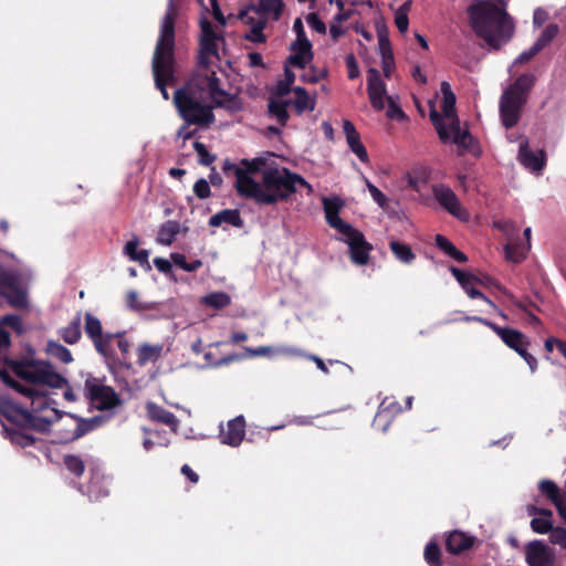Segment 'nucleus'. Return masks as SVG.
<instances>
[{
  "instance_id": "obj_1",
  "label": "nucleus",
  "mask_w": 566,
  "mask_h": 566,
  "mask_svg": "<svg viewBox=\"0 0 566 566\" xmlns=\"http://www.w3.org/2000/svg\"><path fill=\"white\" fill-rule=\"evenodd\" d=\"M14 370L24 384L11 378L7 384L31 400V410H17L23 427L45 432L54 426L55 439L60 443H70L99 426L98 418L84 419L71 413H62L51 406V400L43 388H62L66 382L51 364L42 360L28 361L17 364Z\"/></svg>"
},
{
  "instance_id": "obj_2",
  "label": "nucleus",
  "mask_w": 566,
  "mask_h": 566,
  "mask_svg": "<svg viewBox=\"0 0 566 566\" xmlns=\"http://www.w3.org/2000/svg\"><path fill=\"white\" fill-rule=\"evenodd\" d=\"M172 102L186 124L209 127L214 123L213 109L229 106L231 98L219 87L216 72H200L175 91Z\"/></svg>"
},
{
  "instance_id": "obj_3",
  "label": "nucleus",
  "mask_w": 566,
  "mask_h": 566,
  "mask_svg": "<svg viewBox=\"0 0 566 566\" xmlns=\"http://www.w3.org/2000/svg\"><path fill=\"white\" fill-rule=\"evenodd\" d=\"M304 187L308 192L312 186L300 175L291 172L286 168H268L262 174V184L249 177L242 169H237V182L234 187L241 197L252 199L260 205H273L286 200L297 191V187Z\"/></svg>"
},
{
  "instance_id": "obj_4",
  "label": "nucleus",
  "mask_w": 566,
  "mask_h": 566,
  "mask_svg": "<svg viewBox=\"0 0 566 566\" xmlns=\"http://www.w3.org/2000/svg\"><path fill=\"white\" fill-rule=\"evenodd\" d=\"M474 32L493 49H500L514 33V23L502 0L475 1L468 9Z\"/></svg>"
},
{
  "instance_id": "obj_5",
  "label": "nucleus",
  "mask_w": 566,
  "mask_h": 566,
  "mask_svg": "<svg viewBox=\"0 0 566 566\" xmlns=\"http://www.w3.org/2000/svg\"><path fill=\"white\" fill-rule=\"evenodd\" d=\"M177 14L176 7L170 2L160 22L159 35L151 61L156 87L166 101L169 99L166 86L175 77V23Z\"/></svg>"
},
{
  "instance_id": "obj_6",
  "label": "nucleus",
  "mask_w": 566,
  "mask_h": 566,
  "mask_svg": "<svg viewBox=\"0 0 566 566\" xmlns=\"http://www.w3.org/2000/svg\"><path fill=\"white\" fill-rule=\"evenodd\" d=\"M465 321H475L490 327L506 346L514 349L521 357L524 358L532 370H535L537 360L534 356L528 354V340L524 334L513 328L500 327L496 324L478 316L465 317Z\"/></svg>"
},
{
  "instance_id": "obj_7",
  "label": "nucleus",
  "mask_w": 566,
  "mask_h": 566,
  "mask_svg": "<svg viewBox=\"0 0 566 566\" xmlns=\"http://www.w3.org/2000/svg\"><path fill=\"white\" fill-rule=\"evenodd\" d=\"M224 42L222 35L218 34L207 19L200 21V49L198 55L199 65L205 72L211 73L209 67L217 61H220L219 46Z\"/></svg>"
},
{
  "instance_id": "obj_8",
  "label": "nucleus",
  "mask_w": 566,
  "mask_h": 566,
  "mask_svg": "<svg viewBox=\"0 0 566 566\" xmlns=\"http://www.w3.org/2000/svg\"><path fill=\"white\" fill-rule=\"evenodd\" d=\"M85 397L98 410H109L120 405L116 391L104 384L103 379L90 376L84 384Z\"/></svg>"
},
{
  "instance_id": "obj_9",
  "label": "nucleus",
  "mask_w": 566,
  "mask_h": 566,
  "mask_svg": "<svg viewBox=\"0 0 566 566\" xmlns=\"http://www.w3.org/2000/svg\"><path fill=\"white\" fill-rule=\"evenodd\" d=\"M441 93L443 96L442 101V113L443 116L439 115L436 111L430 112V118L432 124L434 125L439 138L442 142L449 140L450 134L447 132V123L452 122V119H459L455 115V95L453 94L451 86L448 82L441 83Z\"/></svg>"
},
{
  "instance_id": "obj_10",
  "label": "nucleus",
  "mask_w": 566,
  "mask_h": 566,
  "mask_svg": "<svg viewBox=\"0 0 566 566\" xmlns=\"http://www.w3.org/2000/svg\"><path fill=\"white\" fill-rule=\"evenodd\" d=\"M0 293L17 308L28 307V294L21 286V274L0 265Z\"/></svg>"
},
{
  "instance_id": "obj_11",
  "label": "nucleus",
  "mask_w": 566,
  "mask_h": 566,
  "mask_svg": "<svg viewBox=\"0 0 566 566\" xmlns=\"http://www.w3.org/2000/svg\"><path fill=\"white\" fill-rule=\"evenodd\" d=\"M524 557L527 566H555L557 559L554 548L542 539L526 543Z\"/></svg>"
},
{
  "instance_id": "obj_12",
  "label": "nucleus",
  "mask_w": 566,
  "mask_h": 566,
  "mask_svg": "<svg viewBox=\"0 0 566 566\" xmlns=\"http://www.w3.org/2000/svg\"><path fill=\"white\" fill-rule=\"evenodd\" d=\"M340 234L343 240L349 247L352 261L358 265L367 264L373 247L365 240L364 234L354 227H350L348 230L342 232Z\"/></svg>"
},
{
  "instance_id": "obj_13",
  "label": "nucleus",
  "mask_w": 566,
  "mask_h": 566,
  "mask_svg": "<svg viewBox=\"0 0 566 566\" xmlns=\"http://www.w3.org/2000/svg\"><path fill=\"white\" fill-rule=\"evenodd\" d=\"M239 18L241 22L249 28V31L244 34L247 40L254 43H263L266 41L263 30L268 21L254 6L241 11Z\"/></svg>"
},
{
  "instance_id": "obj_14",
  "label": "nucleus",
  "mask_w": 566,
  "mask_h": 566,
  "mask_svg": "<svg viewBox=\"0 0 566 566\" xmlns=\"http://www.w3.org/2000/svg\"><path fill=\"white\" fill-rule=\"evenodd\" d=\"M434 199L452 216L460 220H468L469 213L461 206L457 195L450 187L437 185L432 188Z\"/></svg>"
},
{
  "instance_id": "obj_15",
  "label": "nucleus",
  "mask_w": 566,
  "mask_h": 566,
  "mask_svg": "<svg viewBox=\"0 0 566 566\" xmlns=\"http://www.w3.org/2000/svg\"><path fill=\"white\" fill-rule=\"evenodd\" d=\"M367 93L369 102L374 109L382 111L387 104L386 84L381 81L379 72L376 69L367 71Z\"/></svg>"
},
{
  "instance_id": "obj_16",
  "label": "nucleus",
  "mask_w": 566,
  "mask_h": 566,
  "mask_svg": "<svg viewBox=\"0 0 566 566\" xmlns=\"http://www.w3.org/2000/svg\"><path fill=\"white\" fill-rule=\"evenodd\" d=\"M526 101L515 97L507 93H503L500 99V114L503 125L506 128L515 126L521 117L523 105Z\"/></svg>"
},
{
  "instance_id": "obj_17",
  "label": "nucleus",
  "mask_w": 566,
  "mask_h": 566,
  "mask_svg": "<svg viewBox=\"0 0 566 566\" xmlns=\"http://www.w3.org/2000/svg\"><path fill=\"white\" fill-rule=\"evenodd\" d=\"M322 203L326 222L331 228L342 233L352 227L339 217V212L345 206L344 201L339 197H324Z\"/></svg>"
},
{
  "instance_id": "obj_18",
  "label": "nucleus",
  "mask_w": 566,
  "mask_h": 566,
  "mask_svg": "<svg viewBox=\"0 0 566 566\" xmlns=\"http://www.w3.org/2000/svg\"><path fill=\"white\" fill-rule=\"evenodd\" d=\"M451 273L455 277V280L460 283L462 289L471 298H482L486 304H489L500 316L505 318V314L499 310V307L485 295H483L480 291L474 287L476 282H480L474 275L464 272L458 268H451Z\"/></svg>"
},
{
  "instance_id": "obj_19",
  "label": "nucleus",
  "mask_w": 566,
  "mask_h": 566,
  "mask_svg": "<svg viewBox=\"0 0 566 566\" xmlns=\"http://www.w3.org/2000/svg\"><path fill=\"white\" fill-rule=\"evenodd\" d=\"M538 490L556 507L558 515L566 524V491L552 480H542Z\"/></svg>"
},
{
  "instance_id": "obj_20",
  "label": "nucleus",
  "mask_w": 566,
  "mask_h": 566,
  "mask_svg": "<svg viewBox=\"0 0 566 566\" xmlns=\"http://www.w3.org/2000/svg\"><path fill=\"white\" fill-rule=\"evenodd\" d=\"M518 161L528 170L533 172L541 171L546 163V155L544 150L533 153L530 149L528 140L525 138L520 145Z\"/></svg>"
},
{
  "instance_id": "obj_21",
  "label": "nucleus",
  "mask_w": 566,
  "mask_h": 566,
  "mask_svg": "<svg viewBox=\"0 0 566 566\" xmlns=\"http://www.w3.org/2000/svg\"><path fill=\"white\" fill-rule=\"evenodd\" d=\"M245 436V420L238 416L228 421L226 429L221 430V442L231 447H238Z\"/></svg>"
},
{
  "instance_id": "obj_22",
  "label": "nucleus",
  "mask_w": 566,
  "mask_h": 566,
  "mask_svg": "<svg viewBox=\"0 0 566 566\" xmlns=\"http://www.w3.org/2000/svg\"><path fill=\"white\" fill-rule=\"evenodd\" d=\"M497 227L509 237H511L510 231L514 229V226L510 222L497 223ZM530 248L531 243L518 244L513 241V238H510L509 243L505 245V256L509 261L518 263L525 259Z\"/></svg>"
},
{
  "instance_id": "obj_23",
  "label": "nucleus",
  "mask_w": 566,
  "mask_h": 566,
  "mask_svg": "<svg viewBox=\"0 0 566 566\" xmlns=\"http://www.w3.org/2000/svg\"><path fill=\"white\" fill-rule=\"evenodd\" d=\"M343 129L346 136L347 144L350 150L359 158L363 163H368V153L360 140V135L356 130L354 124L348 120H343Z\"/></svg>"
},
{
  "instance_id": "obj_24",
  "label": "nucleus",
  "mask_w": 566,
  "mask_h": 566,
  "mask_svg": "<svg viewBox=\"0 0 566 566\" xmlns=\"http://www.w3.org/2000/svg\"><path fill=\"white\" fill-rule=\"evenodd\" d=\"M146 412L150 420L164 423L168 426L172 431H177L179 421L172 412L166 410L155 402L146 403Z\"/></svg>"
},
{
  "instance_id": "obj_25",
  "label": "nucleus",
  "mask_w": 566,
  "mask_h": 566,
  "mask_svg": "<svg viewBox=\"0 0 566 566\" xmlns=\"http://www.w3.org/2000/svg\"><path fill=\"white\" fill-rule=\"evenodd\" d=\"M289 63L304 69L313 60L312 43H291Z\"/></svg>"
},
{
  "instance_id": "obj_26",
  "label": "nucleus",
  "mask_w": 566,
  "mask_h": 566,
  "mask_svg": "<svg viewBox=\"0 0 566 566\" xmlns=\"http://www.w3.org/2000/svg\"><path fill=\"white\" fill-rule=\"evenodd\" d=\"M245 353L250 357H274L276 355L285 356H302L303 353L294 347H274V346H260L256 348L245 347Z\"/></svg>"
},
{
  "instance_id": "obj_27",
  "label": "nucleus",
  "mask_w": 566,
  "mask_h": 566,
  "mask_svg": "<svg viewBox=\"0 0 566 566\" xmlns=\"http://www.w3.org/2000/svg\"><path fill=\"white\" fill-rule=\"evenodd\" d=\"M164 353L163 344H143L137 349V364L146 366L157 363Z\"/></svg>"
},
{
  "instance_id": "obj_28",
  "label": "nucleus",
  "mask_w": 566,
  "mask_h": 566,
  "mask_svg": "<svg viewBox=\"0 0 566 566\" xmlns=\"http://www.w3.org/2000/svg\"><path fill=\"white\" fill-rule=\"evenodd\" d=\"M474 544V537L460 531L451 532L446 541L447 549L453 554L462 553Z\"/></svg>"
},
{
  "instance_id": "obj_29",
  "label": "nucleus",
  "mask_w": 566,
  "mask_h": 566,
  "mask_svg": "<svg viewBox=\"0 0 566 566\" xmlns=\"http://www.w3.org/2000/svg\"><path fill=\"white\" fill-rule=\"evenodd\" d=\"M447 132L450 134L449 139H452L459 147L463 149L471 147L473 138L469 130L461 129L459 119H452V122L447 123Z\"/></svg>"
},
{
  "instance_id": "obj_30",
  "label": "nucleus",
  "mask_w": 566,
  "mask_h": 566,
  "mask_svg": "<svg viewBox=\"0 0 566 566\" xmlns=\"http://www.w3.org/2000/svg\"><path fill=\"white\" fill-rule=\"evenodd\" d=\"M534 83L535 76L533 74L525 73L518 76L504 92L526 101L527 94L534 86Z\"/></svg>"
},
{
  "instance_id": "obj_31",
  "label": "nucleus",
  "mask_w": 566,
  "mask_h": 566,
  "mask_svg": "<svg viewBox=\"0 0 566 566\" xmlns=\"http://www.w3.org/2000/svg\"><path fill=\"white\" fill-rule=\"evenodd\" d=\"M295 95L294 101L292 102L295 112L298 115H302L304 112H313L316 105V96L310 95L305 88L301 86H296L293 90Z\"/></svg>"
},
{
  "instance_id": "obj_32",
  "label": "nucleus",
  "mask_w": 566,
  "mask_h": 566,
  "mask_svg": "<svg viewBox=\"0 0 566 566\" xmlns=\"http://www.w3.org/2000/svg\"><path fill=\"white\" fill-rule=\"evenodd\" d=\"M254 7L265 18L266 21H276L280 19L283 12L284 3L282 0H260L259 3Z\"/></svg>"
},
{
  "instance_id": "obj_33",
  "label": "nucleus",
  "mask_w": 566,
  "mask_h": 566,
  "mask_svg": "<svg viewBox=\"0 0 566 566\" xmlns=\"http://www.w3.org/2000/svg\"><path fill=\"white\" fill-rule=\"evenodd\" d=\"M222 223L242 227L243 221L238 210L226 209L213 214L209 220V226L211 227H220Z\"/></svg>"
},
{
  "instance_id": "obj_34",
  "label": "nucleus",
  "mask_w": 566,
  "mask_h": 566,
  "mask_svg": "<svg viewBox=\"0 0 566 566\" xmlns=\"http://www.w3.org/2000/svg\"><path fill=\"white\" fill-rule=\"evenodd\" d=\"M179 231V223L177 221L169 220L160 226L157 242L163 245H170L175 241Z\"/></svg>"
},
{
  "instance_id": "obj_35",
  "label": "nucleus",
  "mask_w": 566,
  "mask_h": 566,
  "mask_svg": "<svg viewBox=\"0 0 566 566\" xmlns=\"http://www.w3.org/2000/svg\"><path fill=\"white\" fill-rule=\"evenodd\" d=\"M60 336L62 339L67 344H76L81 338V317L77 315L74 317L67 326L61 328L59 331Z\"/></svg>"
},
{
  "instance_id": "obj_36",
  "label": "nucleus",
  "mask_w": 566,
  "mask_h": 566,
  "mask_svg": "<svg viewBox=\"0 0 566 566\" xmlns=\"http://www.w3.org/2000/svg\"><path fill=\"white\" fill-rule=\"evenodd\" d=\"M389 248L396 259L405 264H410L416 259V254L412 252L410 245L406 243L391 240L389 242Z\"/></svg>"
},
{
  "instance_id": "obj_37",
  "label": "nucleus",
  "mask_w": 566,
  "mask_h": 566,
  "mask_svg": "<svg viewBox=\"0 0 566 566\" xmlns=\"http://www.w3.org/2000/svg\"><path fill=\"white\" fill-rule=\"evenodd\" d=\"M436 244L439 249H441L446 254L451 256L458 262L464 263L467 262V255L458 250L451 241H449L446 237L441 234L436 235Z\"/></svg>"
},
{
  "instance_id": "obj_38",
  "label": "nucleus",
  "mask_w": 566,
  "mask_h": 566,
  "mask_svg": "<svg viewBox=\"0 0 566 566\" xmlns=\"http://www.w3.org/2000/svg\"><path fill=\"white\" fill-rule=\"evenodd\" d=\"M402 408L394 398L386 397L379 405L376 419L385 417L386 419L394 418L397 413L401 412Z\"/></svg>"
},
{
  "instance_id": "obj_39",
  "label": "nucleus",
  "mask_w": 566,
  "mask_h": 566,
  "mask_svg": "<svg viewBox=\"0 0 566 566\" xmlns=\"http://www.w3.org/2000/svg\"><path fill=\"white\" fill-rule=\"evenodd\" d=\"M291 102L287 101H270L269 103V112L270 114L276 118V120L285 126L289 119L287 106Z\"/></svg>"
},
{
  "instance_id": "obj_40",
  "label": "nucleus",
  "mask_w": 566,
  "mask_h": 566,
  "mask_svg": "<svg viewBox=\"0 0 566 566\" xmlns=\"http://www.w3.org/2000/svg\"><path fill=\"white\" fill-rule=\"evenodd\" d=\"M48 352L53 358L60 360L63 364H70L71 361H73V356L71 352L60 343L49 342Z\"/></svg>"
},
{
  "instance_id": "obj_41",
  "label": "nucleus",
  "mask_w": 566,
  "mask_h": 566,
  "mask_svg": "<svg viewBox=\"0 0 566 566\" xmlns=\"http://www.w3.org/2000/svg\"><path fill=\"white\" fill-rule=\"evenodd\" d=\"M125 254L133 261L140 263L147 262L149 253L146 250H138V240L128 241L124 248Z\"/></svg>"
},
{
  "instance_id": "obj_42",
  "label": "nucleus",
  "mask_w": 566,
  "mask_h": 566,
  "mask_svg": "<svg viewBox=\"0 0 566 566\" xmlns=\"http://www.w3.org/2000/svg\"><path fill=\"white\" fill-rule=\"evenodd\" d=\"M201 302L213 308H223L230 304L231 298L224 292H216L203 296Z\"/></svg>"
},
{
  "instance_id": "obj_43",
  "label": "nucleus",
  "mask_w": 566,
  "mask_h": 566,
  "mask_svg": "<svg viewBox=\"0 0 566 566\" xmlns=\"http://www.w3.org/2000/svg\"><path fill=\"white\" fill-rule=\"evenodd\" d=\"M411 9V1H406L395 13V24L401 33L407 32L409 27L408 13Z\"/></svg>"
},
{
  "instance_id": "obj_44",
  "label": "nucleus",
  "mask_w": 566,
  "mask_h": 566,
  "mask_svg": "<svg viewBox=\"0 0 566 566\" xmlns=\"http://www.w3.org/2000/svg\"><path fill=\"white\" fill-rule=\"evenodd\" d=\"M65 468L75 476H82L85 471V463L80 455L66 454L63 458Z\"/></svg>"
},
{
  "instance_id": "obj_45",
  "label": "nucleus",
  "mask_w": 566,
  "mask_h": 566,
  "mask_svg": "<svg viewBox=\"0 0 566 566\" xmlns=\"http://www.w3.org/2000/svg\"><path fill=\"white\" fill-rule=\"evenodd\" d=\"M116 335L113 334H101L99 337L93 340L96 350L104 357L113 356L112 343Z\"/></svg>"
},
{
  "instance_id": "obj_46",
  "label": "nucleus",
  "mask_w": 566,
  "mask_h": 566,
  "mask_svg": "<svg viewBox=\"0 0 566 566\" xmlns=\"http://www.w3.org/2000/svg\"><path fill=\"white\" fill-rule=\"evenodd\" d=\"M85 333L92 339H96L103 334L102 323L101 321L92 315L91 313L85 314Z\"/></svg>"
},
{
  "instance_id": "obj_47",
  "label": "nucleus",
  "mask_w": 566,
  "mask_h": 566,
  "mask_svg": "<svg viewBox=\"0 0 566 566\" xmlns=\"http://www.w3.org/2000/svg\"><path fill=\"white\" fill-rule=\"evenodd\" d=\"M378 36V49L381 57L391 56L392 50L390 45V41L388 39L387 30L385 27H378L377 29Z\"/></svg>"
},
{
  "instance_id": "obj_48",
  "label": "nucleus",
  "mask_w": 566,
  "mask_h": 566,
  "mask_svg": "<svg viewBox=\"0 0 566 566\" xmlns=\"http://www.w3.org/2000/svg\"><path fill=\"white\" fill-rule=\"evenodd\" d=\"M440 548L437 543L430 542L424 548V559L430 566H441Z\"/></svg>"
},
{
  "instance_id": "obj_49",
  "label": "nucleus",
  "mask_w": 566,
  "mask_h": 566,
  "mask_svg": "<svg viewBox=\"0 0 566 566\" xmlns=\"http://www.w3.org/2000/svg\"><path fill=\"white\" fill-rule=\"evenodd\" d=\"M530 526L536 534H551L554 528L553 521L538 516L532 518Z\"/></svg>"
},
{
  "instance_id": "obj_50",
  "label": "nucleus",
  "mask_w": 566,
  "mask_h": 566,
  "mask_svg": "<svg viewBox=\"0 0 566 566\" xmlns=\"http://www.w3.org/2000/svg\"><path fill=\"white\" fill-rule=\"evenodd\" d=\"M193 148L199 157V159H198L199 164H201L203 166H211L213 164V161L216 160V156L211 155L208 151L206 145L202 144L201 142H195Z\"/></svg>"
},
{
  "instance_id": "obj_51",
  "label": "nucleus",
  "mask_w": 566,
  "mask_h": 566,
  "mask_svg": "<svg viewBox=\"0 0 566 566\" xmlns=\"http://www.w3.org/2000/svg\"><path fill=\"white\" fill-rule=\"evenodd\" d=\"M128 306L134 311H148L154 308L153 304L142 302L136 291H129L126 295Z\"/></svg>"
},
{
  "instance_id": "obj_52",
  "label": "nucleus",
  "mask_w": 566,
  "mask_h": 566,
  "mask_svg": "<svg viewBox=\"0 0 566 566\" xmlns=\"http://www.w3.org/2000/svg\"><path fill=\"white\" fill-rule=\"evenodd\" d=\"M172 260L177 266L187 272H193L202 266V262L200 260H195L193 262L189 263L187 262L186 256L179 253L174 254Z\"/></svg>"
},
{
  "instance_id": "obj_53",
  "label": "nucleus",
  "mask_w": 566,
  "mask_h": 566,
  "mask_svg": "<svg viewBox=\"0 0 566 566\" xmlns=\"http://www.w3.org/2000/svg\"><path fill=\"white\" fill-rule=\"evenodd\" d=\"M557 32L558 28L555 24H549L534 44L537 45L539 50L544 49L555 38Z\"/></svg>"
},
{
  "instance_id": "obj_54",
  "label": "nucleus",
  "mask_w": 566,
  "mask_h": 566,
  "mask_svg": "<svg viewBox=\"0 0 566 566\" xmlns=\"http://www.w3.org/2000/svg\"><path fill=\"white\" fill-rule=\"evenodd\" d=\"M387 105L388 109L386 114L388 118L396 120L405 119L406 115L394 97H387Z\"/></svg>"
},
{
  "instance_id": "obj_55",
  "label": "nucleus",
  "mask_w": 566,
  "mask_h": 566,
  "mask_svg": "<svg viewBox=\"0 0 566 566\" xmlns=\"http://www.w3.org/2000/svg\"><path fill=\"white\" fill-rule=\"evenodd\" d=\"M306 23L319 34H325L327 31L326 24L319 19L316 12H311L305 17Z\"/></svg>"
},
{
  "instance_id": "obj_56",
  "label": "nucleus",
  "mask_w": 566,
  "mask_h": 566,
  "mask_svg": "<svg viewBox=\"0 0 566 566\" xmlns=\"http://www.w3.org/2000/svg\"><path fill=\"white\" fill-rule=\"evenodd\" d=\"M549 542L566 549V530L560 526L554 527L549 534Z\"/></svg>"
},
{
  "instance_id": "obj_57",
  "label": "nucleus",
  "mask_w": 566,
  "mask_h": 566,
  "mask_svg": "<svg viewBox=\"0 0 566 566\" xmlns=\"http://www.w3.org/2000/svg\"><path fill=\"white\" fill-rule=\"evenodd\" d=\"M292 29L296 35V39L292 43H311L306 36L304 24L301 18H296L294 20Z\"/></svg>"
},
{
  "instance_id": "obj_58",
  "label": "nucleus",
  "mask_w": 566,
  "mask_h": 566,
  "mask_svg": "<svg viewBox=\"0 0 566 566\" xmlns=\"http://www.w3.org/2000/svg\"><path fill=\"white\" fill-rule=\"evenodd\" d=\"M544 346L548 353H552L555 348H557L559 350V353L566 358V342L565 340H562L556 337H548L545 340Z\"/></svg>"
},
{
  "instance_id": "obj_59",
  "label": "nucleus",
  "mask_w": 566,
  "mask_h": 566,
  "mask_svg": "<svg viewBox=\"0 0 566 566\" xmlns=\"http://www.w3.org/2000/svg\"><path fill=\"white\" fill-rule=\"evenodd\" d=\"M193 192L199 199H207L211 195L209 182L201 178L193 185Z\"/></svg>"
},
{
  "instance_id": "obj_60",
  "label": "nucleus",
  "mask_w": 566,
  "mask_h": 566,
  "mask_svg": "<svg viewBox=\"0 0 566 566\" xmlns=\"http://www.w3.org/2000/svg\"><path fill=\"white\" fill-rule=\"evenodd\" d=\"M367 189L371 196V198L379 205V207L384 208L387 205L386 196L370 181H366Z\"/></svg>"
},
{
  "instance_id": "obj_61",
  "label": "nucleus",
  "mask_w": 566,
  "mask_h": 566,
  "mask_svg": "<svg viewBox=\"0 0 566 566\" xmlns=\"http://www.w3.org/2000/svg\"><path fill=\"white\" fill-rule=\"evenodd\" d=\"M346 67L348 77L350 80L357 78L359 76V67L356 61V57L353 53L346 55Z\"/></svg>"
},
{
  "instance_id": "obj_62",
  "label": "nucleus",
  "mask_w": 566,
  "mask_h": 566,
  "mask_svg": "<svg viewBox=\"0 0 566 566\" xmlns=\"http://www.w3.org/2000/svg\"><path fill=\"white\" fill-rule=\"evenodd\" d=\"M336 4L338 8V12L333 18V23L342 24L343 22L347 21L352 11L345 10V4L343 0H336Z\"/></svg>"
},
{
  "instance_id": "obj_63",
  "label": "nucleus",
  "mask_w": 566,
  "mask_h": 566,
  "mask_svg": "<svg viewBox=\"0 0 566 566\" xmlns=\"http://www.w3.org/2000/svg\"><path fill=\"white\" fill-rule=\"evenodd\" d=\"M2 324L12 327L18 333H22V331H23L22 321L17 315H6V316H3L1 322H0V326L1 327H2Z\"/></svg>"
},
{
  "instance_id": "obj_64",
  "label": "nucleus",
  "mask_w": 566,
  "mask_h": 566,
  "mask_svg": "<svg viewBox=\"0 0 566 566\" xmlns=\"http://www.w3.org/2000/svg\"><path fill=\"white\" fill-rule=\"evenodd\" d=\"M539 48L535 44H533L532 48H530V50L527 51H524L523 53H521L514 61V64H524V63H527L528 61H531L538 52H539Z\"/></svg>"
}]
</instances>
